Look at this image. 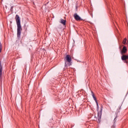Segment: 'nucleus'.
Segmentation results:
<instances>
[{
	"instance_id": "ddd939ff",
	"label": "nucleus",
	"mask_w": 128,
	"mask_h": 128,
	"mask_svg": "<svg viewBox=\"0 0 128 128\" xmlns=\"http://www.w3.org/2000/svg\"><path fill=\"white\" fill-rule=\"evenodd\" d=\"M114 122H116V118H114Z\"/></svg>"
},
{
	"instance_id": "f257e3e1",
	"label": "nucleus",
	"mask_w": 128,
	"mask_h": 128,
	"mask_svg": "<svg viewBox=\"0 0 128 128\" xmlns=\"http://www.w3.org/2000/svg\"><path fill=\"white\" fill-rule=\"evenodd\" d=\"M16 20L17 24V37L18 38H20L22 28V25L20 24V16L18 14L16 16Z\"/></svg>"
},
{
	"instance_id": "9d476101",
	"label": "nucleus",
	"mask_w": 128,
	"mask_h": 128,
	"mask_svg": "<svg viewBox=\"0 0 128 128\" xmlns=\"http://www.w3.org/2000/svg\"><path fill=\"white\" fill-rule=\"evenodd\" d=\"M126 39L124 38V41H123L124 44H126Z\"/></svg>"
},
{
	"instance_id": "1a4fd4ad",
	"label": "nucleus",
	"mask_w": 128,
	"mask_h": 128,
	"mask_svg": "<svg viewBox=\"0 0 128 128\" xmlns=\"http://www.w3.org/2000/svg\"><path fill=\"white\" fill-rule=\"evenodd\" d=\"M2 46L0 44V52H2Z\"/></svg>"
},
{
	"instance_id": "6e6552de",
	"label": "nucleus",
	"mask_w": 128,
	"mask_h": 128,
	"mask_svg": "<svg viewBox=\"0 0 128 128\" xmlns=\"http://www.w3.org/2000/svg\"><path fill=\"white\" fill-rule=\"evenodd\" d=\"M60 24H63V26H66V20H64V19H60Z\"/></svg>"
},
{
	"instance_id": "9b49d317",
	"label": "nucleus",
	"mask_w": 128,
	"mask_h": 128,
	"mask_svg": "<svg viewBox=\"0 0 128 128\" xmlns=\"http://www.w3.org/2000/svg\"><path fill=\"white\" fill-rule=\"evenodd\" d=\"M65 66H68V64L66 63V62H65Z\"/></svg>"
},
{
	"instance_id": "f03ea898",
	"label": "nucleus",
	"mask_w": 128,
	"mask_h": 128,
	"mask_svg": "<svg viewBox=\"0 0 128 128\" xmlns=\"http://www.w3.org/2000/svg\"><path fill=\"white\" fill-rule=\"evenodd\" d=\"M122 55V56H121V58H122V60H124V62H126V64H128V56L124 54H123Z\"/></svg>"
},
{
	"instance_id": "39448f33",
	"label": "nucleus",
	"mask_w": 128,
	"mask_h": 128,
	"mask_svg": "<svg viewBox=\"0 0 128 128\" xmlns=\"http://www.w3.org/2000/svg\"><path fill=\"white\" fill-rule=\"evenodd\" d=\"M74 16L76 20H82V18L77 14H74Z\"/></svg>"
},
{
	"instance_id": "f8f14e48",
	"label": "nucleus",
	"mask_w": 128,
	"mask_h": 128,
	"mask_svg": "<svg viewBox=\"0 0 128 128\" xmlns=\"http://www.w3.org/2000/svg\"><path fill=\"white\" fill-rule=\"evenodd\" d=\"M112 126L114 128V126H116V125L114 124Z\"/></svg>"
},
{
	"instance_id": "423d86ee",
	"label": "nucleus",
	"mask_w": 128,
	"mask_h": 128,
	"mask_svg": "<svg viewBox=\"0 0 128 128\" xmlns=\"http://www.w3.org/2000/svg\"><path fill=\"white\" fill-rule=\"evenodd\" d=\"M92 96L94 100H95V102L96 104L97 108H98V101L96 100V96H94V92H92Z\"/></svg>"
},
{
	"instance_id": "0eeeda50",
	"label": "nucleus",
	"mask_w": 128,
	"mask_h": 128,
	"mask_svg": "<svg viewBox=\"0 0 128 128\" xmlns=\"http://www.w3.org/2000/svg\"><path fill=\"white\" fill-rule=\"evenodd\" d=\"M126 47L124 46L122 49V50H121V54H124L126 52Z\"/></svg>"
},
{
	"instance_id": "20e7f679",
	"label": "nucleus",
	"mask_w": 128,
	"mask_h": 128,
	"mask_svg": "<svg viewBox=\"0 0 128 128\" xmlns=\"http://www.w3.org/2000/svg\"><path fill=\"white\" fill-rule=\"evenodd\" d=\"M2 64L0 63V84H2Z\"/></svg>"
},
{
	"instance_id": "7ed1b4c3",
	"label": "nucleus",
	"mask_w": 128,
	"mask_h": 128,
	"mask_svg": "<svg viewBox=\"0 0 128 128\" xmlns=\"http://www.w3.org/2000/svg\"><path fill=\"white\" fill-rule=\"evenodd\" d=\"M66 60L68 62V66H70L72 64H70V62H72V57H70V55H66Z\"/></svg>"
}]
</instances>
